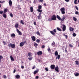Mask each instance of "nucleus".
I'll return each instance as SVG.
<instances>
[{
    "instance_id": "50",
    "label": "nucleus",
    "mask_w": 79,
    "mask_h": 79,
    "mask_svg": "<svg viewBox=\"0 0 79 79\" xmlns=\"http://www.w3.org/2000/svg\"><path fill=\"white\" fill-rule=\"evenodd\" d=\"M75 8L77 10H79V8H78V7L76 6H75Z\"/></svg>"
},
{
    "instance_id": "21",
    "label": "nucleus",
    "mask_w": 79,
    "mask_h": 79,
    "mask_svg": "<svg viewBox=\"0 0 79 79\" xmlns=\"http://www.w3.org/2000/svg\"><path fill=\"white\" fill-rule=\"evenodd\" d=\"M56 17L57 18V19H59V20H61V17H60V16H59L58 15H56Z\"/></svg>"
},
{
    "instance_id": "22",
    "label": "nucleus",
    "mask_w": 79,
    "mask_h": 79,
    "mask_svg": "<svg viewBox=\"0 0 79 79\" xmlns=\"http://www.w3.org/2000/svg\"><path fill=\"white\" fill-rule=\"evenodd\" d=\"M15 77L17 79H19L20 78V76L19 75H17L15 76Z\"/></svg>"
},
{
    "instance_id": "12",
    "label": "nucleus",
    "mask_w": 79,
    "mask_h": 79,
    "mask_svg": "<svg viewBox=\"0 0 79 79\" xmlns=\"http://www.w3.org/2000/svg\"><path fill=\"white\" fill-rule=\"evenodd\" d=\"M19 26V23H16L15 27L16 28H18Z\"/></svg>"
},
{
    "instance_id": "11",
    "label": "nucleus",
    "mask_w": 79,
    "mask_h": 79,
    "mask_svg": "<svg viewBox=\"0 0 79 79\" xmlns=\"http://www.w3.org/2000/svg\"><path fill=\"white\" fill-rule=\"evenodd\" d=\"M41 17H42V15H41V13H40L39 14V16H37V18L39 20L40 19Z\"/></svg>"
},
{
    "instance_id": "14",
    "label": "nucleus",
    "mask_w": 79,
    "mask_h": 79,
    "mask_svg": "<svg viewBox=\"0 0 79 79\" xmlns=\"http://www.w3.org/2000/svg\"><path fill=\"white\" fill-rule=\"evenodd\" d=\"M64 19H65V17L64 16L62 17V18L60 20V21L61 22H63V21H64Z\"/></svg>"
},
{
    "instance_id": "4",
    "label": "nucleus",
    "mask_w": 79,
    "mask_h": 79,
    "mask_svg": "<svg viewBox=\"0 0 79 79\" xmlns=\"http://www.w3.org/2000/svg\"><path fill=\"white\" fill-rule=\"evenodd\" d=\"M51 18L52 19V21H56V15H53L52 16Z\"/></svg>"
},
{
    "instance_id": "55",
    "label": "nucleus",
    "mask_w": 79,
    "mask_h": 79,
    "mask_svg": "<svg viewBox=\"0 0 79 79\" xmlns=\"http://www.w3.org/2000/svg\"><path fill=\"white\" fill-rule=\"evenodd\" d=\"M48 52H49L50 51H51V50L50 49V48H48Z\"/></svg>"
},
{
    "instance_id": "61",
    "label": "nucleus",
    "mask_w": 79,
    "mask_h": 79,
    "mask_svg": "<svg viewBox=\"0 0 79 79\" xmlns=\"http://www.w3.org/2000/svg\"><path fill=\"white\" fill-rule=\"evenodd\" d=\"M15 72H16V70L14 69V72H13L14 73H15Z\"/></svg>"
},
{
    "instance_id": "57",
    "label": "nucleus",
    "mask_w": 79,
    "mask_h": 79,
    "mask_svg": "<svg viewBox=\"0 0 79 79\" xmlns=\"http://www.w3.org/2000/svg\"><path fill=\"white\" fill-rule=\"evenodd\" d=\"M35 79H39V77L38 76H36L35 77Z\"/></svg>"
},
{
    "instance_id": "35",
    "label": "nucleus",
    "mask_w": 79,
    "mask_h": 79,
    "mask_svg": "<svg viewBox=\"0 0 79 79\" xmlns=\"http://www.w3.org/2000/svg\"><path fill=\"white\" fill-rule=\"evenodd\" d=\"M68 48V46H67V47L65 48V51L66 53H67L68 52V49H67Z\"/></svg>"
},
{
    "instance_id": "45",
    "label": "nucleus",
    "mask_w": 79,
    "mask_h": 79,
    "mask_svg": "<svg viewBox=\"0 0 79 79\" xmlns=\"http://www.w3.org/2000/svg\"><path fill=\"white\" fill-rule=\"evenodd\" d=\"M73 37H76V35L75 34V33H73Z\"/></svg>"
},
{
    "instance_id": "63",
    "label": "nucleus",
    "mask_w": 79,
    "mask_h": 79,
    "mask_svg": "<svg viewBox=\"0 0 79 79\" xmlns=\"http://www.w3.org/2000/svg\"><path fill=\"white\" fill-rule=\"evenodd\" d=\"M24 68V66H21V68H22V69H23V68Z\"/></svg>"
},
{
    "instance_id": "40",
    "label": "nucleus",
    "mask_w": 79,
    "mask_h": 79,
    "mask_svg": "<svg viewBox=\"0 0 79 79\" xmlns=\"http://www.w3.org/2000/svg\"><path fill=\"white\" fill-rule=\"evenodd\" d=\"M69 47H70V48L73 47V45H72L71 44H70L69 45Z\"/></svg>"
},
{
    "instance_id": "53",
    "label": "nucleus",
    "mask_w": 79,
    "mask_h": 79,
    "mask_svg": "<svg viewBox=\"0 0 79 79\" xmlns=\"http://www.w3.org/2000/svg\"><path fill=\"white\" fill-rule=\"evenodd\" d=\"M34 25H35V26H36L37 23H36V22H34Z\"/></svg>"
},
{
    "instance_id": "48",
    "label": "nucleus",
    "mask_w": 79,
    "mask_h": 79,
    "mask_svg": "<svg viewBox=\"0 0 79 79\" xmlns=\"http://www.w3.org/2000/svg\"><path fill=\"white\" fill-rule=\"evenodd\" d=\"M64 36H65V38L66 39H68V35H64Z\"/></svg>"
},
{
    "instance_id": "10",
    "label": "nucleus",
    "mask_w": 79,
    "mask_h": 79,
    "mask_svg": "<svg viewBox=\"0 0 79 79\" xmlns=\"http://www.w3.org/2000/svg\"><path fill=\"white\" fill-rule=\"evenodd\" d=\"M62 26H63L62 31H65V30H66V26L64 25H63Z\"/></svg>"
},
{
    "instance_id": "25",
    "label": "nucleus",
    "mask_w": 79,
    "mask_h": 79,
    "mask_svg": "<svg viewBox=\"0 0 79 79\" xmlns=\"http://www.w3.org/2000/svg\"><path fill=\"white\" fill-rule=\"evenodd\" d=\"M2 59H3V56H0V62H2Z\"/></svg>"
},
{
    "instance_id": "51",
    "label": "nucleus",
    "mask_w": 79,
    "mask_h": 79,
    "mask_svg": "<svg viewBox=\"0 0 79 79\" xmlns=\"http://www.w3.org/2000/svg\"><path fill=\"white\" fill-rule=\"evenodd\" d=\"M45 46L44 45H43L41 47V48H45Z\"/></svg>"
},
{
    "instance_id": "1",
    "label": "nucleus",
    "mask_w": 79,
    "mask_h": 79,
    "mask_svg": "<svg viewBox=\"0 0 79 79\" xmlns=\"http://www.w3.org/2000/svg\"><path fill=\"white\" fill-rule=\"evenodd\" d=\"M8 46L9 47H11L12 48H15V44H13L10 43L8 45Z\"/></svg>"
},
{
    "instance_id": "5",
    "label": "nucleus",
    "mask_w": 79,
    "mask_h": 79,
    "mask_svg": "<svg viewBox=\"0 0 79 79\" xmlns=\"http://www.w3.org/2000/svg\"><path fill=\"white\" fill-rule=\"evenodd\" d=\"M25 43H26V41H23L20 43L19 45L20 46L23 47L25 44Z\"/></svg>"
},
{
    "instance_id": "64",
    "label": "nucleus",
    "mask_w": 79,
    "mask_h": 79,
    "mask_svg": "<svg viewBox=\"0 0 79 79\" xmlns=\"http://www.w3.org/2000/svg\"><path fill=\"white\" fill-rule=\"evenodd\" d=\"M33 3L35 4V0H34V1Z\"/></svg>"
},
{
    "instance_id": "19",
    "label": "nucleus",
    "mask_w": 79,
    "mask_h": 79,
    "mask_svg": "<svg viewBox=\"0 0 79 79\" xmlns=\"http://www.w3.org/2000/svg\"><path fill=\"white\" fill-rule=\"evenodd\" d=\"M9 3L10 6H11L12 5V1H11V0H10Z\"/></svg>"
},
{
    "instance_id": "39",
    "label": "nucleus",
    "mask_w": 79,
    "mask_h": 79,
    "mask_svg": "<svg viewBox=\"0 0 79 79\" xmlns=\"http://www.w3.org/2000/svg\"><path fill=\"white\" fill-rule=\"evenodd\" d=\"M79 74L78 73H77L75 74V76H79Z\"/></svg>"
},
{
    "instance_id": "52",
    "label": "nucleus",
    "mask_w": 79,
    "mask_h": 79,
    "mask_svg": "<svg viewBox=\"0 0 79 79\" xmlns=\"http://www.w3.org/2000/svg\"><path fill=\"white\" fill-rule=\"evenodd\" d=\"M75 14L76 15H78V14H79V12L77 11H76L75 12Z\"/></svg>"
},
{
    "instance_id": "36",
    "label": "nucleus",
    "mask_w": 79,
    "mask_h": 79,
    "mask_svg": "<svg viewBox=\"0 0 79 79\" xmlns=\"http://www.w3.org/2000/svg\"><path fill=\"white\" fill-rule=\"evenodd\" d=\"M38 72V71H35L34 72V74H36Z\"/></svg>"
},
{
    "instance_id": "37",
    "label": "nucleus",
    "mask_w": 79,
    "mask_h": 79,
    "mask_svg": "<svg viewBox=\"0 0 79 79\" xmlns=\"http://www.w3.org/2000/svg\"><path fill=\"white\" fill-rule=\"evenodd\" d=\"M32 58H33V57H29L28 58V59L29 61H31V60H32Z\"/></svg>"
},
{
    "instance_id": "9",
    "label": "nucleus",
    "mask_w": 79,
    "mask_h": 79,
    "mask_svg": "<svg viewBox=\"0 0 79 79\" xmlns=\"http://www.w3.org/2000/svg\"><path fill=\"white\" fill-rule=\"evenodd\" d=\"M38 55H42V51H40L37 52Z\"/></svg>"
},
{
    "instance_id": "2",
    "label": "nucleus",
    "mask_w": 79,
    "mask_h": 79,
    "mask_svg": "<svg viewBox=\"0 0 79 79\" xmlns=\"http://www.w3.org/2000/svg\"><path fill=\"white\" fill-rule=\"evenodd\" d=\"M60 10L62 14L64 15V14H65V9L63 7L62 8L60 9Z\"/></svg>"
},
{
    "instance_id": "3",
    "label": "nucleus",
    "mask_w": 79,
    "mask_h": 79,
    "mask_svg": "<svg viewBox=\"0 0 79 79\" xmlns=\"http://www.w3.org/2000/svg\"><path fill=\"white\" fill-rule=\"evenodd\" d=\"M50 32L52 34V35H55V33L56 32V29H54L53 30V31H50Z\"/></svg>"
},
{
    "instance_id": "59",
    "label": "nucleus",
    "mask_w": 79,
    "mask_h": 79,
    "mask_svg": "<svg viewBox=\"0 0 79 79\" xmlns=\"http://www.w3.org/2000/svg\"><path fill=\"white\" fill-rule=\"evenodd\" d=\"M39 1L40 2H43V0H39Z\"/></svg>"
},
{
    "instance_id": "33",
    "label": "nucleus",
    "mask_w": 79,
    "mask_h": 79,
    "mask_svg": "<svg viewBox=\"0 0 79 79\" xmlns=\"http://www.w3.org/2000/svg\"><path fill=\"white\" fill-rule=\"evenodd\" d=\"M73 19L75 21H77V19H76V17H73Z\"/></svg>"
},
{
    "instance_id": "31",
    "label": "nucleus",
    "mask_w": 79,
    "mask_h": 79,
    "mask_svg": "<svg viewBox=\"0 0 79 79\" xmlns=\"http://www.w3.org/2000/svg\"><path fill=\"white\" fill-rule=\"evenodd\" d=\"M55 42L53 41V43H52V46H53V47H55Z\"/></svg>"
},
{
    "instance_id": "62",
    "label": "nucleus",
    "mask_w": 79,
    "mask_h": 79,
    "mask_svg": "<svg viewBox=\"0 0 79 79\" xmlns=\"http://www.w3.org/2000/svg\"><path fill=\"white\" fill-rule=\"evenodd\" d=\"M44 6H47V4H46V3H44Z\"/></svg>"
},
{
    "instance_id": "34",
    "label": "nucleus",
    "mask_w": 79,
    "mask_h": 79,
    "mask_svg": "<svg viewBox=\"0 0 79 79\" xmlns=\"http://www.w3.org/2000/svg\"><path fill=\"white\" fill-rule=\"evenodd\" d=\"M37 10L38 12H40V13H42V10H40V9H37Z\"/></svg>"
},
{
    "instance_id": "44",
    "label": "nucleus",
    "mask_w": 79,
    "mask_h": 79,
    "mask_svg": "<svg viewBox=\"0 0 79 79\" xmlns=\"http://www.w3.org/2000/svg\"><path fill=\"white\" fill-rule=\"evenodd\" d=\"M10 16L12 18H13V14H12V13H10Z\"/></svg>"
},
{
    "instance_id": "13",
    "label": "nucleus",
    "mask_w": 79,
    "mask_h": 79,
    "mask_svg": "<svg viewBox=\"0 0 79 79\" xmlns=\"http://www.w3.org/2000/svg\"><path fill=\"white\" fill-rule=\"evenodd\" d=\"M31 39L33 41H35V37L34 36L31 37Z\"/></svg>"
},
{
    "instance_id": "60",
    "label": "nucleus",
    "mask_w": 79,
    "mask_h": 79,
    "mask_svg": "<svg viewBox=\"0 0 79 79\" xmlns=\"http://www.w3.org/2000/svg\"><path fill=\"white\" fill-rule=\"evenodd\" d=\"M74 3L75 4V5L77 4V2H74Z\"/></svg>"
},
{
    "instance_id": "15",
    "label": "nucleus",
    "mask_w": 79,
    "mask_h": 79,
    "mask_svg": "<svg viewBox=\"0 0 79 79\" xmlns=\"http://www.w3.org/2000/svg\"><path fill=\"white\" fill-rule=\"evenodd\" d=\"M10 58L11 59V61H15V59L14 58H13V56H12L11 55L10 56Z\"/></svg>"
},
{
    "instance_id": "17",
    "label": "nucleus",
    "mask_w": 79,
    "mask_h": 79,
    "mask_svg": "<svg viewBox=\"0 0 79 79\" xmlns=\"http://www.w3.org/2000/svg\"><path fill=\"white\" fill-rule=\"evenodd\" d=\"M30 11L31 13H32L34 11V9L32 7H31L30 8Z\"/></svg>"
},
{
    "instance_id": "28",
    "label": "nucleus",
    "mask_w": 79,
    "mask_h": 79,
    "mask_svg": "<svg viewBox=\"0 0 79 79\" xmlns=\"http://www.w3.org/2000/svg\"><path fill=\"white\" fill-rule=\"evenodd\" d=\"M38 9L41 10L42 9V6L39 5L38 6Z\"/></svg>"
},
{
    "instance_id": "38",
    "label": "nucleus",
    "mask_w": 79,
    "mask_h": 79,
    "mask_svg": "<svg viewBox=\"0 0 79 79\" xmlns=\"http://www.w3.org/2000/svg\"><path fill=\"white\" fill-rule=\"evenodd\" d=\"M28 55L29 57H31V56H32V55H31L30 52L28 53Z\"/></svg>"
},
{
    "instance_id": "24",
    "label": "nucleus",
    "mask_w": 79,
    "mask_h": 79,
    "mask_svg": "<svg viewBox=\"0 0 79 79\" xmlns=\"http://www.w3.org/2000/svg\"><path fill=\"white\" fill-rule=\"evenodd\" d=\"M56 28L57 30H58V31H60V32H61V31H62V30H61V29H60V28L57 27Z\"/></svg>"
},
{
    "instance_id": "58",
    "label": "nucleus",
    "mask_w": 79,
    "mask_h": 79,
    "mask_svg": "<svg viewBox=\"0 0 79 79\" xmlns=\"http://www.w3.org/2000/svg\"><path fill=\"white\" fill-rule=\"evenodd\" d=\"M35 66H33V67L32 68V69H35Z\"/></svg>"
},
{
    "instance_id": "18",
    "label": "nucleus",
    "mask_w": 79,
    "mask_h": 79,
    "mask_svg": "<svg viewBox=\"0 0 79 79\" xmlns=\"http://www.w3.org/2000/svg\"><path fill=\"white\" fill-rule=\"evenodd\" d=\"M10 36L11 37H15L16 36V35L15 33H12L11 34Z\"/></svg>"
},
{
    "instance_id": "42",
    "label": "nucleus",
    "mask_w": 79,
    "mask_h": 79,
    "mask_svg": "<svg viewBox=\"0 0 79 79\" xmlns=\"http://www.w3.org/2000/svg\"><path fill=\"white\" fill-rule=\"evenodd\" d=\"M52 20H52V18H51H51H49L48 19V21H52Z\"/></svg>"
},
{
    "instance_id": "16",
    "label": "nucleus",
    "mask_w": 79,
    "mask_h": 79,
    "mask_svg": "<svg viewBox=\"0 0 79 79\" xmlns=\"http://www.w3.org/2000/svg\"><path fill=\"white\" fill-rule=\"evenodd\" d=\"M69 30L71 32H73L74 31V28L72 27H70L69 28Z\"/></svg>"
},
{
    "instance_id": "54",
    "label": "nucleus",
    "mask_w": 79,
    "mask_h": 79,
    "mask_svg": "<svg viewBox=\"0 0 79 79\" xmlns=\"http://www.w3.org/2000/svg\"><path fill=\"white\" fill-rule=\"evenodd\" d=\"M3 11H0V14L2 15V14H3Z\"/></svg>"
},
{
    "instance_id": "56",
    "label": "nucleus",
    "mask_w": 79,
    "mask_h": 79,
    "mask_svg": "<svg viewBox=\"0 0 79 79\" xmlns=\"http://www.w3.org/2000/svg\"><path fill=\"white\" fill-rule=\"evenodd\" d=\"M65 2H69V0H64Z\"/></svg>"
},
{
    "instance_id": "26",
    "label": "nucleus",
    "mask_w": 79,
    "mask_h": 79,
    "mask_svg": "<svg viewBox=\"0 0 79 79\" xmlns=\"http://www.w3.org/2000/svg\"><path fill=\"white\" fill-rule=\"evenodd\" d=\"M34 46L35 47H37L38 46V44L36 43H34Z\"/></svg>"
},
{
    "instance_id": "27",
    "label": "nucleus",
    "mask_w": 79,
    "mask_h": 79,
    "mask_svg": "<svg viewBox=\"0 0 79 79\" xmlns=\"http://www.w3.org/2000/svg\"><path fill=\"white\" fill-rule=\"evenodd\" d=\"M8 12V9H5L4 10V13H6V12Z\"/></svg>"
},
{
    "instance_id": "20",
    "label": "nucleus",
    "mask_w": 79,
    "mask_h": 79,
    "mask_svg": "<svg viewBox=\"0 0 79 79\" xmlns=\"http://www.w3.org/2000/svg\"><path fill=\"white\" fill-rule=\"evenodd\" d=\"M54 54L56 56H57V55H58V52L57 51H56L55 52Z\"/></svg>"
},
{
    "instance_id": "8",
    "label": "nucleus",
    "mask_w": 79,
    "mask_h": 79,
    "mask_svg": "<svg viewBox=\"0 0 79 79\" xmlns=\"http://www.w3.org/2000/svg\"><path fill=\"white\" fill-rule=\"evenodd\" d=\"M59 68H58V66H57L55 68V71H57L58 73H59V70H58Z\"/></svg>"
},
{
    "instance_id": "32",
    "label": "nucleus",
    "mask_w": 79,
    "mask_h": 79,
    "mask_svg": "<svg viewBox=\"0 0 79 79\" xmlns=\"http://www.w3.org/2000/svg\"><path fill=\"white\" fill-rule=\"evenodd\" d=\"M36 34H37L38 35H40V33L39 32V31H36Z\"/></svg>"
},
{
    "instance_id": "47",
    "label": "nucleus",
    "mask_w": 79,
    "mask_h": 79,
    "mask_svg": "<svg viewBox=\"0 0 79 79\" xmlns=\"http://www.w3.org/2000/svg\"><path fill=\"white\" fill-rule=\"evenodd\" d=\"M3 78H4V79H6V78H7L6 76V75H3Z\"/></svg>"
},
{
    "instance_id": "43",
    "label": "nucleus",
    "mask_w": 79,
    "mask_h": 79,
    "mask_svg": "<svg viewBox=\"0 0 79 79\" xmlns=\"http://www.w3.org/2000/svg\"><path fill=\"white\" fill-rule=\"evenodd\" d=\"M60 55H57V59H60Z\"/></svg>"
},
{
    "instance_id": "30",
    "label": "nucleus",
    "mask_w": 79,
    "mask_h": 79,
    "mask_svg": "<svg viewBox=\"0 0 79 79\" xmlns=\"http://www.w3.org/2000/svg\"><path fill=\"white\" fill-rule=\"evenodd\" d=\"M76 64H77V65H78L79 64V60H76L75 61Z\"/></svg>"
},
{
    "instance_id": "23",
    "label": "nucleus",
    "mask_w": 79,
    "mask_h": 79,
    "mask_svg": "<svg viewBox=\"0 0 79 79\" xmlns=\"http://www.w3.org/2000/svg\"><path fill=\"white\" fill-rule=\"evenodd\" d=\"M3 16L4 18H6V15L5 13L3 14Z\"/></svg>"
},
{
    "instance_id": "6",
    "label": "nucleus",
    "mask_w": 79,
    "mask_h": 79,
    "mask_svg": "<svg viewBox=\"0 0 79 79\" xmlns=\"http://www.w3.org/2000/svg\"><path fill=\"white\" fill-rule=\"evenodd\" d=\"M16 30L17 32H18V33H19V35H22V33L21 32L19 31V30L18 29V28H16Z\"/></svg>"
},
{
    "instance_id": "49",
    "label": "nucleus",
    "mask_w": 79,
    "mask_h": 79,
    "mask_svg": "<svg viewBox=\"0 0 79 79\" xmlns=\"http://www.w3.org/2000/svg\"><path fill=\"white\" fill-rule=\"evenodd\" d=\"M45 69L46 71H48V68H46Z\"/></svg>"
},
{
    "instance_id": "29",
    "label": "nucleus",
    "mask_w": 79,
    "mask_h": 79,
    "mask_svg": "<svg viewBox=\"0 0 79 79\" xmlns=\"http://www.w3.org/2000/svg\"><path fill=\"white\" fill-rule=\"evenodd\" d=\"M36 42L37 43H40V40L39 39H37L36 40Z\"/></svg>"
},
{
    "instance_id": "41",
    "label": "nucleus",
    "mask_w": 79,
    "mask_h": 79,
    "mask_svg": "<svg viewBox=\"0 0 79 79\" xmlns=\"http://www.w3.org/2000/svg\"><path fill=\"white\" fill-rule=\"evenodd\" d=\"M20 23L22 24H24V22H23V21L22 20H21L20 21Z\"/></svg>"
},
{
    "instance_id": "46",
    "label": "nucleus",
    "mask_w": 79,
    "mask_h": 79,
    "mask_svg": "<svg viewBox=\"0 0 79 79\" xmlns=\"http://www.w3.org/2000/svg\"><path fill=\"white\" fill-rule=\"evenodd\" d=\"M3 44H4V45H5V44H6V42L5 41H3L2 42Z\"/></svg>"
},
{
    "instance_id": "7",
    "label": "nucleus",
    "mask_w": 79,
    "mask_h": 79,
    "mask_svg": "<svg viewBox=\"0 0 79 79\" xmlns=\"http://www.w3.org/2000/svg\"><path fill=\"white\" fill-rule=\"evenodd\" d=\"M50 68L52 69H54L55 68V65L54 64L51 65Z\"/></svg>"
}]
</instances>
